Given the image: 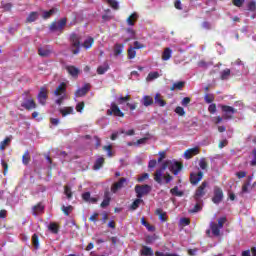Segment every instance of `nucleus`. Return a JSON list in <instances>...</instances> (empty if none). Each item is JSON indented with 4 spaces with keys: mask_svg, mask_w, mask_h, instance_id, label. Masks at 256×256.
Returning <instances> with one entry per match:
<instances>
[{
    "mask_svg": "<svg viewBox=\"0 0 256 256\" xmlns=\"http://www.w3.org/2000/svg\"><path fill=\"white\" fill-rule=\"evenodd\" d=\"M165 169H169L173 175H179L183 169V164L179 161L166 160L160 169H157L154 173V181L161 185L163 183V173Z\"/></svg>",
    "mask_w": 256,
    "mask_h": 256,
    "instance_id": "f257e3e1",
    "label": "nucleus"
},
{
    "mask_svg": "<svg viewBox=\"0 0 256 256\" xmlns=\"http://www.w3.org/2000/svg\"><path fill=\"white\" fill-rule=\"evenodd\" d=\"M70 50L73 55H79L81 52V36L75 33L70 35Z\"/></svg>",
    "mask_w": 256,
    "mask_h": 256,
    "instance_id": "f03ea898",
    "label": "nucleus"
},
{
    "mask_svg": "<svg viewBox=\"0 0 256 256\" xmlns=\"http://www.w3.org/2000/svg\"><path fill=\"white\" fill-rule=\"evenodd\" d=\"M227 223V217H221L218 219V223L210 222V229L214 237H219L221 235V229Z\"/></svg>",
    "mask_w": 256,
    "mask_h": 256,
    "instance_id": "7ed1b4c3",
    "label": "nucleus"
},
{
    "mask_svg": "<svg viewBox=\"0 0 256 256\" xmlns=\"http://www.w3.org/2000/svg\"><path fill=\"white\" fill-rule=\"evenodd\" d=\"M24 95L27 97L22 101L21 107L26 109V111H33V109H37V102H35V99H33L29 91L24 92Z\"/></svg>",
    "mask_w": 256,
    "mask_h": 256,
    "instance_id": "20e7f679",
    "label": "nucleus"
},
{
    "mask_svg": "<svg viewBox=\"0 0 256 256\" xmlns=\"http://www.w3.org/2000/svg\"><path fill=\"white\" fill-rule=\"evenodd\" d=\"M67 26V18H61L59 21H54L50 24L49 30L51 33H63L65 27Z\"/></svg>",
    "mask_w": 256,
    "mask_h": 256,
    "instance_id": "39448f33",
    "label": "nucleus"
},
{
    "mask_svg": "<svg viewBox=\"0 0 256 256\" xmlns=\"http://www.w3.org/2000/svg\"><path fill=\"white\" fill-rule=\"evenodd\" d=\"M207 185H209L207 181H203L201 185L196 189L193 196L196 203H203V197L207 195Z\"/></svg>",
    "mask_w": 256,
    "mask_h": 256,
    "instance_id": "423d86ee",
    "label": "nucleus"
},
{
    "mask_svg": "<svg viewBox=\"0 0 256 256\" xmlns=\"http://www.w3.org/2000/svg\"><path fill=\"white\" fill-rule=\"evenodd\" d=\"M220 108L223 113V119L226 121H230L231 119H233L235 113H237V109L229 105H220Z\"/></svg>",
    "mask_w": 256,
    "mask_h": 256,
    "instance_id": "0eeeda50",
    "label": "nucleus"
},
{
    "mask_svg": "<svg viewBox=\"0 0 256 256\" xmlns=\"http://www.w3.org/2000/svg\"><path fill=\"white\" fill-rule=\"evenodd\" d=\"M135 193H136V197L138 199H141L142 197H145V195H149V193H151V186H149L148 184H144V185L137 184L135 186Z\"/></svg>",
    "mask_w": 256,
    "mask_h": 256,
    "instance_id": "6e6552de",
    "label": "nucleus"
},
{
    "mask_svg": "<svg viewBox=\"0 0 256 256\" xmlns=\"http://www.w3.org/2000/svg\"><path fill=\"white\" fill-rule=\"evenodd\" d=\"M107 115H113L114 117H125V113L121 111V109L115 102L111 103L110 109L107 110Z\"/></svg>",
    "mask_w": 256,
    "mask_h": 256,
    "instance_id": "1a4fd4ad",
    "label": "nucleus"
},
{
    "mask_svg": "<svg viewBox=\"0 0 256 256\" xmlns=\"http://www.w3.org/2000/svg\"><path fill=\"white\" fill-rule=\"evenodd\" d=\"M37 99H38V103H40V105H47V99H49V92L47 91V88L45 87H41L40 91L37 95Z\"/></svg>",
    "mask_w": 256,
    "mask_h": 256,
    "instance_id": "9d476101",
    "label": "nucleus"
},
{
    "mask_svg": "<svg viewBox=\"0 0 256 256\" xmlns=\"http://www.w3.org/2000/svg\"><path fill=\"white\" fill-rule=\"evenodd\" d=\"M223 189H221L219 186H215L214 187V196L212 197V202L215 205H219V203H221V201H223Z\"/></svg>",
    "mask_w": 256,
    "mask_h": 256,
    "instance_id": "9b49d317",
    "label": "nucleus"
},
{
    "mask_svg": "<svg viewBox=\"0 0 256 256\" xmlns=\"http://www.w3.org/2000/svg\"><path fill=\"white\" fill-rule=\"evenodd\" d=\"M52 54L53 48H51L49 45L38 48V55L40 57H51Z\"/></svg>",
    "mask_w": 256,
    "mask_h": 256,
    "instance_id": "f8f14e48",
    "label": "nucleus"
},
{
    "mask_svg": "<svg viewBox=\"0 0 256 256\" xmlns=\"http://www.w3.org/2000/svg\"><path fill=\"white\" fill-rule=\"evenodd\" d=\"M89 91H91V84L86 83L84 84L83 88L77 89L74 95L75 97H85Z\"/></svg>",
    "mask_w": 256,
    "mask_h": 256,
    "instance_id": "ddd939ff",
    "label": "nucleus"
},
{
    "mask_svg": "<svg viewBox=\"0 0 256 256\" xmlns=\"http://www.w3.org/2000/svg\"><path fill=\"white\" fill-rule=\"evenodd\" d=\"M125 183H127V178H120L118 182H115L112 186H111V191L113 193H117V191H120V189H123Z\"/></svg>",
    "mask_w": 256,
    "mask_h": 256,
    "instance_id": "4468645a",
    "label": "nucleus"
},
{
    "mask_svg": "<svg viewBox=\"0 0 256 256\" xmlns=\"http://www.w3.org/2000/svg\"><path fill=\"white\" fill-rule=\"evenodd\" d=\"M203 179V172L199 171L198 173L190 174V183L191 185H198L199 182Z\"/></svg>",
    "mask_w": 256,
    "mask_h": 256,
    "instance_id": "2eb2a0df",
    "label": "nucleus"
},
{
    "mask_svg": "<svg viewBox=\"0 0 256 256\" xmlns=\"http://www.w3.org/2000/svg\"><path fill=\"white\" fill-rule=\"evenodd\" d=\"M65 69L67 73L74 79H77V77H79V73H81V70H79V68L73 65H68L65 67Z\"/></svg>",
    "mask_w": 256,
    "mask_h": 256,
    "instance_id": "dca6fc26",
    "label": "nucleus"
},
{
    "mask_svg": "<svg viewBox=\"0 0 256 256\" xmlns=\"http://www.w3.org/2000/svg\"><path fill=\"white\" fill-rule=\"evenodd\" d=\"M194 155H199V149L197 147L190 148L184 152L185 159H192Z\"/></svg>",
    "mask_w": 256,
    "mask_h": 256,
    "instance_id": "f3484780",
    "label": "nucleus"
},
{
    "mask_svg": "<svg viewBox=\"0 0 256 256\" xmlns=\"http://www.w3.org/2000/svg\"><path fill=\"white\" fill-rule=\"evenodd\" d=\"M66 92H67V84L65 82H62L54 91V95H56V97H59V95H63Z\"/></svg>",
    "mask_w": 256,
    "mask_h": 256,
    "instance_id": "a211bd4d",
    "label": "nucleus"
},
{
    "mask_svg": "<svg viewBox=\"0 0 256 256\" xmlns=\"http://www.w3.org/2000/svg\"><path fill=\"white\" fill-rule=\"evenodd\" d=\"M110 203H111V194L109 193V191H105L104 199L100 204V207H102V209H105V207H109Z\"/></svg>",
    "mask_w": 256,
    "mask_h": 256,
    "instance_id": "6ab92c4d",
    "label": "nucleus"
},
{
    "mask_svg": "<svg viewBox=\"0 0 256 256\" xmlns=\"http://www.w3.org/2000/svg\"><path fill=\"white\" fill-rule=\"evenodd\" d=\"M154 101L156 105H158L159 107H165V105H167V102L163 99V96H161V94L159 93L155 95Z\"/></svg>",
    "mask_w": 256,
    "mask_h": 256,
    "instance_id": "aec40b11",
    "label": "nucleus"
},
{
    "mask_svg": "<svg viewBox=\"0 0 256 256\" xmlns=\"http://www.w3.org/2000/svg\"><path fill=\"white\" fill-rule=\"evenodd\" d=\"M137 19H139V14H137L136 12L132 13L126 20L127 25H129L130 27H133Z\"/></svg>",
    "mask_w": 256,
    "mask_h": 256,
    "instance_id": "412c9836",
    "label": "nucleus"
},
{
    "mask_svg": "<svg viewBox=\"0 0 256 256\" xmlns=\"http://www.w3.org/2000/svg\"><path fill=\"white\" fill-rule=\"evenodd\" d=\"M39 19V12H30L26 18V23H35Z\"/></svg>",
    "mask_w": 256,
    "mask_h": 256,
    "instance_id": "4be33fe9",
    "label": "nucleus"
},
{
    "mask_svg": "<svg viewBox=\"0 0 256 256\" xmlns=\"http://www.w3.org/2000/svg\"><path fill=\"white\" fill-rule=\"evenodd\" d=\"M103 165H105V158L99 157L98 159H96V161L93 165L94 171H99V169H101V167H103Z\"/></svg>",
    "mask_w": 256,
    "mask_h": 256,
    "instance_id": "5701e85b",
    "label": "nucleus"
},
{
    "mask_svg": "<svg viewBox=\"0 0 256 256\" xmlns=\"http://www.w3.org/2000/svg\"><path fill=\"white\" fill-rule=\"evenodd\" d=\"M45 207L43 206V204L38 203L35 206H33L32 208V215L36 216L39 215V213H43Z\"/></svg>",
    "mask_w": 256,
    "mask_h": 256,
    "instance_id": "b1692460",
    "label": "nucleus"
},
{
    "mask_svg": "<svg viewBox=\"0 0 256 256\" xmlns=\"http://www.w3.org/2000/svg\"><path fill=\"white\" fill-rule=\"evenodd\" d=\"M94 43H95V39L93 37H88L84 41V43L81 44V47H84V49H91Z\"/></svg>",
    "mask_w": 256,
    "mask_h": 256,
    "instance_id": "393cba45",
    "label": "nucleus"
},
{
    "mask_svg": "<svg viewBox=\"0 0 256 256\" xmlns=\"http://www.w3.org/2000/svg\"><path fill=\"white\" fill-rule=\"evenodd\" d=\"M59 10L57 8H52L49 11H44L42 18L43 19H51V17H53V15H55V13H57Z\"/></svg>",
    "mask_w": 256,
    "mask_h": 256,
    "instance_id": "a878e982",
    "label": "nucleus"
},
{
    "mask_svg": "<svg viewBox=\"0 0 256 256\" xmlns=\"http://www.w3.org/2000/svg\"><path fill=\"white\" fill-rule=\"evenodd\" d=\"M155 214L158 215L160 221H162L163 223H165V221H167V212H164L163 209L158 208L155 211Z\"/></svg>",
    "mask_w": 256,
    "mask_h": 256,
    "instance_id": "bb28decb",
    "label": "nucleus"
},
{
    "mask_svg": "<svg viewBox=\"0 0 256 256\" xmlns=\"http://www.w3.org/2000/svg\"><path fill=\"white\" fill-rule=\"evenodd\" d=\"M123 49H125V45L123 44H115L114 45V55L115 57H119V55H121V53H123Z\"/></svg>",
    "mask_w": 256,
    "mask_h": 256,
    "instance_id": "cd10ccee",
    "label": "nucleus"
},
{
    "mask_svg": "<svg viewBox=\"0 0 256 256\" xmlns=\"http://www.w3.org/2000/svg\"><path fill=\"white\" fill-rule=\"evenodd\" d=\"M172 54H173V50H171V48H165L162 53V60L169 61V59H171Z\"/></svg>",
    "mask_w": 256,
    "mask_h": 256,
    "instance_id": "c85d7f7f",
    "label": "nucleus"
},
{
    "mask_svg": "<svg viewBox=\"0 0 256 256\" xmlns=\"http://www.w3.org/2000/svg\"><path fill=\"white\" fill-rule=\"evenodd\" d=\"M142 105H144V107H151V105H153V97L146 95L142 98Z\"/></svg>",
    "mask_w": 256,
    "mask_h": 256,
    "instance_id": "c756f323",
    "label": "nucleus"
},
{
    "mask_svg": "<svg viewBox=\"0 0 256 256\" xmlns=\"http://www.w3.org/2000/svg\"><path fill=\"white\" fill-rule=\"evenodd\" d=\"M183 87H185V82L184 81H179V82H175L172 87H170V91H181V89H183Z\"/></svg>",
    "mask_w": 256,
    "mask_h": 256,
    "instance_id": "7c9ffc66",
    "label": "nucleus"
},
{
    "mask_svg": "<svg viewBox=\"0 0 256 256\" xmlns=\"http://www.w3.org/2000/svg\"><path fill=\"white\" fill-rule=\"evenodd\" d=\"M252 177L248 176L247 181L244 182V184L242 185V193H249V187H251V181H252Z\"/></svg>",
    "mask_w": 256,
    "mask_h": 256,
    "instance_id": "2f4dec72",
    "label": "nucleus"
},
{
    "mask_svg": "<svg viewBox=\"0 0 256 256\" xmlns=\"http://www.w3.org/2000/svg\"><path fill=\"white\" fill-rule=\"evenodd\" d=\"M141 255L144 256H153V249L148 246H143L141 250Z\"/></svg>",
    "mask_w": 256,
    "mask_h": 256,
    "instance_id": "473e14b6",
    "label": "nucleus"
},
{
    "mask_svg": "<svg viewBox=\"0 0 256 256\" xmlns=\"http://www.w3.org/2000/svg\"><path fill=\"white\" fill-rule=\"evenodd\" d=\"M49 231H51V233H54V235H57V233H59V225H57V223L55 222H51L48 226Z\"/></svg>",
    "mask_w": 256,
    "mask_h": 256,
    "instance_id": "72a5a7b5",
    "label": "nucleus"
},
{
    "mask_svg": "<svg viewBox=\"0 0 256 256\" xmlns=\"http://www.w3.org/2000/svg\"><path fill=\"white\" fill-rule=\"evenodd\" d=\"M109 71V64L105 63L103 66L97 68L98 75H105Z\"/></svg>",
    "mask_w": 256,
    "mask_h": 256,
    "instance_id": "f704fd0d",
    "label": "nucleus"
},
{
    "mask_svg": "<svg viewBox=\"0 0 256 256\" xmlns=\"http://www.w3.org/2000/svg\"><path fill=\"white\" fill-rule=\"evenodd\" d=\"M60 113L62 117H67V115H72L73 107H65L63 109H60Z\"/></svg>",
    "mask_w": 256,
    "mask_h": 256,
    "instance_id": "c9c22d12",
    "label": "nucleus"
},
{
    "mask_svg": "<svg viewBox=\"0 0 256 256\" xmlns=\"http://www.w3.org/2000/svg\"><path fill=\"white\" fill-rule=\"evenodd\" d=\"M141 203H143V199L141 198L135 199V201L131 204L130 209L132 211H136V209H139V205H141Z\"/></svg>",
    "mask_w": 256,
    "mask_h": 256,
    "instance_id": "e433bc0d",
    "label": "nucleus"
},
{
    "mask_svg": "<svg viewBox=\"0 0 256 256\" xmlns=\"http://www.w3.org/2000/svg\"><path fill=\"white\" fill-rule=\"evenodd\" d=\"M230 75H231V69L226 68L221 72L220 79H222V81H225L229 79Z\"/></svg>",
    "mask_w": 256,
    "mask_h": 256,
    "instance_id": "4c0bfd02",
    "label": "nucleus"
},
{
    "mask_svg": "<svg viewBox=\"0 0 256 256\" xmlns=\"http://www.w3.org/2000/svg\"><path fill=\"white\" fill-rule=\"evenodd\" d=\"M30 161H31V155L29 154V151L27 150L22 156V163H23V165H29Z\"/></svg>",
    "mask_w": 256,
    "mask_h": 256,
    "instance_id": "58836bf2",
    "label": "nucleus"
},
{
    "mask_svg": "<svg viewBox=\"0 0 256 256\" xmlns=\"http://www.w3.org/2000/svg\"><path fill=\"white\" fill-rule=\"evenodd\" d=\"M171 195H174V197H183V191H179V187L175 186L170 190Z\"/></svg>",
    "mask_w": 256,
    "mask_h": 256,
    "instance_id": "ea45409f",
    "label": "nucleus"
},
{
    "mask_svg": "<svg viewBox=\"0 0 256 256\" xmlns=\"http://www.w3.org/2000/svg\"><path fill=\"white\" fill-rule=\"evenodd\" d=\"M127 101H131V96L130 95L120 96L117 99L118 105H124V103H127Z\"/></svg>",
    "mask_w": 256,
    "mask_h": 256,
    "instance_id": "a19ab883",
    "label": "nucleus"
},
{
    "mask_svg": "<svg viewBox=\"0 0 256 256\" xmlns=\"http://www.w3.org/2000/svg\"><path fill=\"white\" fill-rule=\"evenodd\" d=\"M106 3L110 5V7L114 9V11L119 10V2H117L116 0H106Z\"/></svg>",
    "mask_w": 256,
    "mask_h": 256,
    "instance_id": "79ce46f5",
    "label": "nucleus"
},
{
    "mask_svg": "<svg viewBox=\"0 0 256 256\" xmlns=\"http://www.w3.org/2000/svg\"><path fill=\"white\" fill-rule=\"evenodd\" d=\"M64 194L66 195L67 199L73 198V192L71 191V187L69 185L64 186Z\"/></svg>",
    "mask_w": 256,
    "mask_h": 256,
    "instance_id": "37998d69",
    "label": "nucleus"
},
{
    "mask_svg": "<svg viewBox=\"0 0 256 256\" xmlns=\"http://www.w3.org/2000/svg\"><path fill=\"white\" fill-rule=\"evenodd\" d=\"M11 143V138L7 137L2 142H0V151H5V147Z\"/></svg>",
    "mask_w": 256,
    "mask_h": 256,
    "instance_id": "c03bdc74",
    "label": "nucleus"
},
{
    "mask_svg": "<svg viewBox=\"0 0 256 256\" xmlns=\"http://www.w3.org/2000/svg\"><path fill=\"white\" fill-rule=\"evenodd\" d=\"M154 79H159V72H150L146 78L147 81H154Z\"/></svg>",
    "mask_w": 256,
    "mask_h": 256,
    "instance_id": "a18cd8bd",
    "label": "nucleus"
},
{
    "mask_svg": "<svg viewBox=\"0 0 256 256\" xmlns=\"http://www.w3.org/2000/svg\"><path fill=\"white\" fill-rule=\"evenodd\" d=\"M32 245H34L35 249H39V236L37 234L32 235Z\"/></svg>",
    "mask_w": 256,
    "mask_h": 256,
    "instance_id": "49530a36",
    "label": "nucleus"
},
{
    "mask_svg": "<svg viewBox=\"0 0 256 256\" xmlns=\"http://www.w3.org/2000/svg\"><path fill=\"white\" fill-rule=\"evenodd\" d=\"M141 224L148 229V231H155V227H153L149 222L145 221V218L141 219Z\"/></svg>",
    "mask_w": 256,
    "mask_h": 256,
    "instance_id": "de8ad7c7",
    "label": "nucleus"
},
{
    "mask_svg": "<svg viewBox=\"0 0 256 256\" xmlns=\"http://www.w3.org/2000/svg\"><path fill=\"white\" fill-rule=\"evenodd\" d=\"M62 211L64 213V215H66L68 217V215H70L71 211H73V206H62Z\"/></svg>",
    "mask_w": 256,
    "mask_h": 256,
    "instance_id": "09e8293b",
    "label": "nucleus"
},
{
    "mask_svg": "<svg viewBox=\"0 0 256 256\" xmlns=\"http://www.w3.org/2000/svg\"><path fill=\"white\" fill-rule=\"evenodd\" d=\"M204 101H205V103H213V101H215V95H213V94H206L204 96Z\"/></svg>",
    "mask_w": 256,
    "mask_h": 256,
    "instance_id": "8fccbe9b",
    "label": "nucleus"
},
{
    "mask_svg": "<svg viewBox=\"0 0 256 256\" xmlns=\"http://www.w3.org/2000/svg\"><path fill=\"white\" fill-rule=\"evenodd\" d=\"M103 151H107L108 157H113V146L112 145L103 146Z\"/></svg>",
    "mask_w": 256,
    "mask_h": 256,
    "instance_id": "3c124183",
    "label": "nucleus"
},
{
    "mask_svg": "<svg viewBox=\"0 0 256 256\" xmlns=\"http://www.w3.org/2000/svg\"><path fill=\"white\" fill-rule=\"evenodd\" d=\"M137 55V52L135 51V49L133 47H130L128 49V59H135Z\"/></svg>",
    "mask_w": 256,
    "mask_h": 256,
    "instance_id": "603ef678",
    "label": "nucleus"
},
{
    "mask_svg": "<svg viewBox=\"0 0 256 256\" xmlns=\"http://www.w3.org/2000/svg\"><path fill=\"white\" fill-rule=\"evenodd\" d=\"M202 202H197L192 210H190V213H199L203 207L201 206Z\"/></svg>",
    "mask_w": 256,
    "mask_h": 256,
    "instance_id": "864d4df0",
    "label": "nucleus"
},
{
    "mask_svg": "<svg viewBox=\"0 0 256 256\" xmlns=\"http://www.w3.org/2000/svg\"><path fill=\"white\" fill-rule=\"evenodd\" d=\"M208 111L211 115H215V113H217V104L215 103L210 104L208 107Z\"/></svg>",
    "mask_w": 256,
    "mask_h": 256,
    "instance_id": "5fc2aeb1",
    "label": "nucleus"
},
{
    "mask_svg": "<svg viewBox=\"0 0 256 256\" xmlns=\"http://www.w3.org/2000/svg\"><path fill=\"white\" fill-rule=\"evenodd\" d=\"M209 165L207 164V161L205 160V158H202L200 161H199V167L200 169L202 170H205L207 169Z\"/></svg>",
    "mask_w": 256,
    "mask_h": 256,
    "instance_id": "6e6d98bb",
    "label": "nucleus"
},
{
    "mask_svg": "<svg viewBox=\"0 0 256 256\" xmlns=\"http://www.w3.org/2000/svg\"><path fill=\"white\" fill-rule=\"evenodd\" d=\"M175 113H177V115H180V117H183V115H185V109H183V107L178 106L175 108Z\"/></svg>",
    "mask_w": 256,
    "mask_h": 256,
    "instance_id": "4d7b16f0",
    "label": "nucleus"
},
{
    "mask_svg": "<svg viewBox=\"0 0 256 256\" xmlns=\"http://www.w3.org/2000/svg\"><path fill=\"white\" fill-rule=\"evenodd\" d=\"M247 7H248V11H256V3L255 1H251L247 4Z\"/></svg>",
    "mask_w": 256,
    "mask_h": 256,
    "instance_id": "13d9d810",
    "label": "nucleus"
},
{
    "mask_svg": "<svg viewBox=\"0 0 256 256\" xmlns=\"http://www.w3.org/2000/svg\"><path fill=\"white\" fill-rule=\"evenodd\" d=\"M232 3L235 7H243L245 0H232Z\"/></svg>",
    "mask_w": 256,
    "mask_h": 256,
    "instance_id": "bf43d9fd",
    "label": "nucleus"
},
{
    "mask_svg": "<svg viewBox=\"0 0 256 256\" xmlns=\"http://www.w3.org/2000/svg\"><path fill=\"white\" fill-rule=\"evenodd\" d=\"M85 109V102H80L76 105V111L81 113Z\"/></svg>",
    "mask_w": 256,
    "mask_h": 256,
    "instance_id": "052dcab7",
    "label": "nucleus"
},
{
    "mask_svg": "<svg viewBox=\"0 0 256 256\" xmlns=\"http://www.w3.org/2000/svg\"><path fill=\"white\" fill-rule=\"evenodd\" d=\"M82 199L83 201H86L87 203H89L90 199H91V192H85L82 194Z\"/></svg>",
    "mask_w": 256,
    "mask_h": 256,
    "instance_id": "680f3d73",
    "label": "nucleus"
},
{
    "mask_svg": "<svg viewBox=\"0 0 256 256\" xmlns=\"http://www.w3.org/2000/svg\"><path fill=\"white\" fill-rule=\"evenodd\" d=\"M189 103H191V98L189 97H185L183 98L182 102H181V105L183 107H188L189 106Z\"/></svg>",
    "mask_w": 256,
    "mask_h": 256,
    "instance_id": "e2e57ef3",
    "label": "nucleus"
},
{
    "mask_svg": "<svg viewBox=\"0 0 256 256\" xmlns=\"http://www.w3.org/2000/svg\"><path fill=\"white\" fill-rule=\"evenodd\" d=\"M163 178H164L166 184H169V183H171V181H173V176H171V174H169V173H166V175Z\"/></svg>",
    "mask_w": 256,
    "mask_h": 256,
    "instance_id": "0e129e2a",
    "label": "nucleus"
},
{
    "mask_svg": "<svg viewBox=\"0 0 256 256\" xmlns=\"http://www.w3.org/2000/svg\"><path fill=\"white\" fill-rule=\"evenodd\" d=\"M252 155H253L254 159L250 162V165L252 167H256V149L252 150Z\"/></svg>",
    "mask_w": 256,
    "mask_h": 256,
    "instance_id": "69168bd1",
    "label": "nucleus"
},
{
    "mask_svg": "<svg viewBox=\"0 0 256 256\" xmlns=\"http://www.w3.org/2000/svg\"><path fill=\"white\" fill-rule=\"evenodd\" d=\"M198 67H202V69H207V67H209V63H207L205 60H202L198 62Z\"/></svg>",
    "mask_w": 256,
    "mask_h": 256,
    "instance_id": "338daca9",
    "label": "nucleus"
},
{
    "mask_svg": "<svg viewBox=\"0 0 256 256\" xmlns=\"http://www.w3.org/2000/svg\"><path fill=\"white\" fill-rule=\"evenodd\" d=\"M145 179H149V175L147 173L142 174L139 178H138V183H143V181H145Z\"/></svg>",
    "mask_w": 256,
    "mask_h": 256,
    "instance_id": "774afa93",
    "label": "nucleus"
}]
</instances>
